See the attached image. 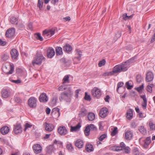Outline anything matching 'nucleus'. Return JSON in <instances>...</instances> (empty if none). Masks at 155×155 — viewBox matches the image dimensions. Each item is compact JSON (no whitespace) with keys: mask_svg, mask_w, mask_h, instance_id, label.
I'll return each mask as SVG.
<instances>
[{"mask_svg":"<svg viewBox=\"0 0 155 155\" xmlns=\"http://www.w3.org/2000/svg\"><path fill=\"white\" fill-rule=\"evenodd\" d=\"M134 60V58H132L124 62L116 65L114 67L112 71L113 75L114 74L127 71L128 69V65L130 63L132 62Z\"/></svg>","mask_w":155,"mask_h":155,"instance_id":"nucleus-1","label":"nucleus"},{"mask_svg":"<svg viewBox=\"0 0 155 155\" xmlns=\"http://www.w3.org/2000/svg\"><path fill=\"white\" fill-rule=\"evenodd\" d=\"M73 94L71 87L68 88V90L66 91L63 92L60 94V96L59 97V99L62 100H65L67 102H70L71 101V97Z\"/></svg>","mask_w":155,"mask_h":155,"instance_id":"nucleus-2","label":"nucleus"},{"mask_svg":"<svg viewBox=\"0 0 155 155\" xmlns=\"http://www.w3.org/2000/svg\"><path fill=\"white\" fill-rule=\"evenodd\" d=\"M45 59V58L41 53L37 52L32 61V64L34 66L40 65Z\"/></svg>","mask_w":155,"mask_h":155,"instance_id":"nucleus-3","label":"nucleus"},{"mask_svg":"<svg viewBox=\"0 0 155 155\" xmlns=\"http://www.w3.org/2000/svg\"><path fill=\"white\" fill-rule=\"evenodd\" d=\"M56 30L55 28L45 30L43 31V35L46 39H47L54 34Z\"/></svg>","mask_w":155,"mask_h":155,"instance_id":"nucleus-4","label":"nucleus"},{"mask_svg":"<svg viewBox=\"0 0 155 155\" xmlns=\"http://www.w3.org/2000/svg\"><path fill=\"white\" fill-rule=\"evenodd\" d=\"M37 100L36 98L33 97H30L28 100V104L31 108H35L37 105Z\"/></svg>","mask_w":155,"mask_h":155,"instance_id":"nucleus-5","label":"nucleus"},{"mask_svg":"<svg viewBox=\"0 0 155 155\" xmlns=\"http://www.w3.org/2000/svg\"><path fill=\"white\" fill-rule=\"evenodd\" d=\"M91 93L93 96L97 98L100 97L101 94L100 89L97 87H94L92 89Z\"/></svg>","mask_w":155,"mask_h":155,"instance_id":"nucleus-6","label":"nucleus"},{"mask_svg":"<svg viewBox=\"0 0 155 155\" xmlns=\"http://www.w3.org/2000/svg\"><path fill=\"white\" fill-rule=\"evenodd\" d=\"M15 32V29L14 28H9L6 31L5 35L6 37L11 38L13 37Z\"/></svg>","mask_w":155,"mask_h":155,"instance_id":"nucleus-7","label":"nucleus"},{"mask_svg":"<svg viewBox=\"0 0 155 155\" xmlns=\"http://www.w3.org/2000/svg\"><path fill=\"white\" fill-rule=\"evenodd\" d=\"M32 148L34 152L36 154L40 153L42 151V147L39 144H36L34 145Z\"/></svg>","mask_w":155,"mask_h":155,"instance_id":"nucleus-8","label":"nucleus"},{"mask_svg":"<svg viewBox=\"0 0 155 155\" xmlns=\"http://www.w3.org/2000/svg\"><path fill=\"white\" fill-rule=\"evenodd\" d=\"M1 94L3 98H6L10 96V92L9 89L6 88L3 89L1 91Z\"/></svg>","mask_w":155,"mask_h":155,"instance_id":"nucleus-9","label":"nucleus"},{"mask_svg":"<svg viewBox=\"0 0 155 155\" xmlns=\"http://www.w3.org/2000/svg\"><path fill=\"white\" fill-rule=\"evenodd\" d=\"M58 131L61 135H64L68 132L66 128L64 126H61L59 127L58 129Z\"/></svg>","mask_w":155,"mask_h":155,"instance_id":"nucleus-10","label":"nucleus"},{"mask_svg":"<svg viewBox=\"0 0 155 155\" xmlns=\"http://www.w3.org/2000/svg\"><path fill=\"white\" fill-rule=\"evenodd\" d=\"M154 78V75L151 71L148 72L146 74V80L147 82H149L153 81Z\"/></svg>","mask_w":155,"mask_h":155,"instance_id":"nucleus-11","label":"nucleus"},{"mask_svg":"<svg viewBox=\"0 0 155 155\" xmlns=\"http://www.w3.org/2000/svg\"><path fill=\"white\" fill-rule=\"evenodd\" d=\"M44 125L45 127V130L48 131H51L53 130L54 128V126L51 124L45 122Z\"/></svg>","mask_w":155,"mask_h":155,"instance_id":"nucleus-12","label":"nucleus"},{"mask_svg":"<svg viewBox=\"0 0 155 155\" xmlns=\"http://www.w3.org/2000/svg\"><path fill=\"white\" fill-rule=\"evenodd\" d=\"M55 52L54 49L52 47H49L47 50L48 57L51 58L55 55Z\"/></svg>","mask_w":155,"mask_h":155,"instance_id":"nucleus-13","label":"nucleus"},{"mask_svg":"<svg viewBox=\"0 0 155 155\" xmlns=\"http://www.w3.org/2000/svg\"><path fill=\"white\" fill-rule=\"evenodd\" d=\"M39 100L40 102H47L48 100V99L46 94L44 93H42L40 96Z\"/></svg>","mask_w":155,"mask_h":155,"instance_id":"nucleus-14","label":"nucleus"},{"mask_svg":"<svg viewBox=\"0 0 155 155\" xmlns=\"http://www.w3.org/2000/svg\"><path fill=\"white\" fill-rule=\"evenodd\" d=\"M14 131L16 134L21 133L22 132V129L21 125L18 124L15 125L14 127Z\"/></svg>","mask_w":155,"mask_h":155,"instance_id":"nucleus-15","label":"nucleus"},{"mask_svg":"<svg viewBox=\"0 0 155 155\" xmlns=\"http://www.w3.org/2000/svg\"><path fill=\"white\" fill-rule=\"evenodd\" d=\"M133 136V132L130 130H127L126 131L125 134V138L127 140L131 139Z\"/></svg>","mask_w":155,"mask_h":155,"instance_id":"nucleus-16","label":"nucleus"},{"mask_svg":"<svg viewBox=\"0 0 155 155\" xmlns=\"http://www.w3.org/2000/svg\"><path fill=\"white\" fill-rule=\"evenodd\" d=\"M108 110L106 108H103L101 109L99 112V114L100 116L101 117H105L107 114Z\"/></svg>","mask_w":155,"mask_h":155,"instance_id":"nucleus-17","label":"nucleus"},{"mask_svg":"<svg viewBox=\"0 0 155 155\" xmlns=\"http://www.w3.org/2000/svg\"><path fill=\"white\" fill-rule=\"evenodd\" d=\"M10 53L12 59H16L17 58L19 54L18 51L16 49H12Z\"/></svg>","mask_w":155,"mask_h":155,"instance_id":"nucleus-18","label":"nucleus"},{"mask_svg":"<svg viewBox=\"0 0 155 155\" xmlns=\"http://www.w3.org/2000/svg\"><path fill=\"white\" fill-rule=\"evenodd\" d=\"M10 128L7 126H4L2 127L0 129L1 133L4 135L7 134L10 131Z\"/></svg>","mask_w":155,"mask_h":155,"instance_id":"nucleus-19","label":"nucleus"},{"mask_svg":"<svg viewBox=\"0 0 155 155\" xmlns=\"http://www.w3.org/2000/svg\"><path fill=\"white\" fill-rule=\"evenodd\" d=\"M75 51V54L74 58L77 59L79 61L81 59V58L82 55V51L79 49L76 50Z\"/></svg>","mask_w":155,"mask_h":155,"instance_id":"nucleus-20","label":"nucleus"},{"mask_svg":"<svg viewBox=\"0 0 155 155\" xmlns=\"http://www.w3.org/2000/svg\"><path fill=\"white\" fill-rule=\"evenodd\" d=\"M140 97L143 100V101L142 102V106L143 108L145 109L147 108V99L145 95H141L140 96Z\"/></svg>","mask_w":155,"mask_h":155,"instance_id":"nucleus-21","label":"nucleus"},{"mask_svg":"<svg viewBox=\"0 0 155 155\" xmlns=\"http://www.w3.org/2000/svg\"><path fill=\"white\" fill-rule=\"evenodd\" d=\"M151 141V138L150 137H147L145 139L143 140L144 147L147 148V146L150 144Z\"/></svg>","mask_w":155,"mask_h":155,"instance_id":"nucleus-22","label":"nucleus"},{"mask_svg":"<svg viewBox=\"0 0 155 155\" xmlns=\"http://www.w3.org/2000/svg\"><path fill=\"white\" fill-rule=\"evenodd\" d=\"M63 50L67 53H69L72 50V47L68 44H66L63 47Z\"/></svg>","mask_w":155,"mask_h":155,"instance_id":"nucleus-23","label":"nucleus"},{"mask_svg":"<svg viewBox=\"0 0 155 155\" xmlns=\"http://www.w3.org/2000/svg\"><path fill=\"white\" fill-rule=\"evenodd\" d=\"M75 146L79 148H82L84 145L83 142L80 139L76 140L75 143Z\"/></svg>","mask_w":155,"mask_h":155,"instance_id":"nucleus-24","label":"nucleus"},{"mask_svg":"<svg viewBox=\"0 0 155 155\" xmlns=\"http://www.w3.org/2000/svg\"><path fill=\"white\" fill-rule=\"evenodd\" d=\"M87 110L84 108H82L79 112V116L80 117H84L87 114Z\"/></svg>","mask_w":155,"mask_h":155,"instance_id":"nucleus-25","label":"nucleus"},{"mask_svg":"<svg viewBox=\"0 0 155 155\" xmlns=\"http://www.w3.org/2000/svg\"><path fill=\"white\" fill-rule=\"evenodd\" d=\"M127 118L129 120L131 119L133 117V111L131 109H129L127 110Z\"/></svg>","mask_w":155,"mask_h":155,"instance_id":"nucleus-26","label":"nucleus"},{"mask_svg":"<svg viewBox=\"0 0 155 155\" xmlns=\"http://www.w3.org/2000/svg\"><path fill=\"white\" fill-rule=\"evenodd\" d=\"M85 150L87 152H88L92 151L94 150L92 145L91 144H86L85 146Z\"/></svg>","mask_w":155,"mask_h":155,"instance_id":"nucleus-27","label":"nucleus"},{"mask_svg":"<svg viewBox=\"0 0 155 155\" xmlns=\"http://www.w3.org/2000/svg\"><path fill=\"white\" fill-rule=\"evenodd\" d=\"M55 51L57 56L61 55L63 53L62 48L60 47H57L55 48Z\"/></svg>","mask_w":155,"mask_h":155,"instance_id":"nucleus-28","label":"nucleus"},{"mask_svg":"<svg viewBox=\"0 0 155 155\" xmlns=\"http://www.w3.org/2000/svg\"><path fill=\"white\" fill-rule=\"evenodd\" d=\"M88 119L90 121H93L95 118V115L94 113L91 112L88 114L87 115Z\"/></svg>","mask_w":155,"mask_h":155,"instance_id":"nucleus-29","label":"nucleus"},{"mask_svg":"<svg viewBox=\"0 0 155 155\" xmlns=\"http://www.w3.org/2000/svg\"><path fill=\"white\" fill-rule=\"evenodd\" d=\"M68 87H71L69 85H62L60 86L58 89L59 91H63L64 90L67 91Z\"/></svg>","mask_w":155,"mask_h":155,"instance_id":"nucleus-30","label":"nucleus"},{"mask_svg":"<svg viewBox=\"0 0 155 155\" xmlns=\"http://www.w3.org/2000/svg\"><path fill=\"white\" fill-rule=\"evenodd\" d=\"M1 58L4 61H6L8 60L9 58V55L8 53H3L1 55Z\"/></svg>","mask_w":155,"mask_h":155,"instance_id":"nucleus-31","label":"nucleus"},{"mask_svg":"<svg viewBox=\"0 0 155 155\" xmlns=\"http://www.w3.org/2000/svg\"><path fill=\"white\" fill-rule=\"evenodd\" d=\"M81 126L80 125V124H78L76 126L71 127V131H76L78 130L81 127Z\"/></svg>","mask_w":155,"mask_h":155,"instance_id":"nucleus-32","label":"nucleus"},{"mask_svg":"<svg viewBox=\"0 0 155 155\" xmlns=\"http://www.w3.org/2000/svg\"><path fill=\"white\" fill-rule=\"evenodd\" d=\"M140 151L138 148L136 147H134L133 150V153L134 155H139Z\"/></svg>","mask_w":155,"mask_h":155,"instance_id":"nucleus-33","label":"nucleus"},{"mask_svg":"<svg viewBox=\"0 0 155 155\" xmlns=\"http://www.w3.org/2000/svg\"><path fill=\"white\" fill-rule=\"evenodd\" d=\"M69 77L68 75H65L62 80L63 84L69 83Z\"/></svg>","mask_w":155,"mask_h":155,"instance_id":"nucleus-34","label":"nucleus"},{"mask_svg":"<svg viewBox=\"0 0 155 155\" xmlns=\"http://www.w3.org/2000/svg\"><path fill=\"white\" fill-rule=\"evenodd\" d=\"M10 22L12 24H17L18 23V19L15 17H12L10 18Z\"/></svg>","mask_w":155,"mask_h":155,"instance_id":"nucleus-35","label":"nucleus"},{"mask_svg":"<svg viewBox=\"0 0 155 155\" xmlns=\"http://www.w3.org/2000/svg\"><path fill=\"white\" fill-rule=\"evenodd\" d=\"M132 83L131 81H130L126 82L125 85L128 89H130L133 87V86L131 85Z\"/></svg>","mask_w":155,"mask_h":155,"instance_id":"nucleus-36","label":"nucleus"},{"mask_svg":"<svg viewBox=\"0 0 155 155\" xmlns=\"http://www.w3.org/2000/svg\"><path fill=\"white\" fill-rule=\"evenodd\" d=\"M90 129H89V126H87L84 130V133L86 136H88L89 135Z\"/></svg>","mask_w":155,"mask_h":155,"instance_id":"nucleus-37","label":"nucleus"},{"mask_svg":"<svg viewBox=\"0 0 155 155\" xmlns=\"http://www.w3.org/2000/svg\"><path fill=\"white\" fill-rule=\"evenodd\" d=\"M53 150V147L51 145L47 147L46 149V152L49 154H51Z\"/></svg>","mask_w":155,"mask_h":155,"instance_id":"nucleus-38","label":"nucleus"},{"mask_svg":"<svg viewBox=\"0 0 155 155\" xmlns=\"http://www.w3.org/2000/svg\"><path fill=\"white\" fill-rule=\"evenodd\" d=\"M133 15H130V16H127V14L126 13L124 14L123 16V18L125 20H127L128 19H131L133 17Z\"/></svg>","mask_w":155,"mask_h":155,"instance_id":"nucleus-39","label":"nucleus"},{"mask_svg":"<svg viewBox=\"0 0 155 155\" xmlns=\"http://www.w3.org/2000/svg\"><path fill=\"white\" fill-rule=\"evenodd\" d=\"M43 2L42 0L41 1L40 0H38V3L37 4L38 7H39L40 9H41L42 8V6L43 5Z\"/></svg>","mask_w":155,"mask_h":155,"instance_id":"nucleus-40","label":"nucleus"},{"mask_svg":"<svg viewBox=\"0 0 155 155\" xmlns=\"http://www.w3.org/2000/svg\"><path fill=\"white\" fill-rule=\"evenodd\" d=\"M139 130L142 134H144L146 133V130L145 129L144 127L142 126H140L139 127Z\"/></svg>","mask_w":155,"mask_h":155,"instance_id":"nucleus-41","label":"nucleus"},{"mask_svg":"<svg viewBox=\"0 0 155 155\" xmlns=\"http://www.w3.org/2000/svg\"><path fill=\"white\" fill-rule=\"evenodd\" d=\"M87 126H89V129L90 130L96 131L97 130L96 127L93 124H90L89 125H88Z\"/></svg>","mask_w":155,"mask_h":155,"instance_id":"nucleus-42","label":"nucleus"},{"mask_svg":"<svg viewBox=\"0 0 155 155\" xmlns=\"http://www.w3.org/2000/svg\"><path fill=\"white\" fill-rule=\"evenodd\" d=\"M106 61L104 59H103L102 60L100 61L98 64L99 67H101L102 66L104 65Z\"/></svg>","mask_w":155,"mask_h":155,"instance_id":"nucleus-43","label":"nucleus"},{"mask_svg":"<svg viewBox=\"0 0 155 155\" xmlns=\"http://www.w3.org/2000/svg\"><path fill=\"white\" fill-rule=\"evenodd\" d=\"M118 132L117 128V127H114V129L112 132L111 133V135L112 136H113L115 135Z\"/></svg>","mask_w":155,"mask_h":155,"instance_id":"nucleus-44","label":"nucleus"},{"mask_svg":"<svg viewBox=\"0 0 155 155\" xmlns=\"http://www.w3.org/2000/svg\"><path fill=\"white\" fill-rule=\"evenodd\" d=\"M122 150H124V152L126 153H129L130 152V148L128 147H126Z\"/></svg>","mask_w":155,"mask_h":155,"instance_id":"nucleus-45","label":"nucleus"},{"mask_svg":"<svg viewBox=\"0 0 155 155\" xmlns=\"http://www.w3.org/2000/svg\"><path fill=\"white\" fill-rule=\"evenodd\" d=\"M136 80L137 82L139 83H140L142 80V78L140 75H138L136 77Z\"/></svg>","mask_w":155,"mask_h":155,"instance_id":"nucleus-46","label":"nucleus"},{"mask_svg":"<svg viewBox=\"0 0 155 155\" xmlns=\"http://www.w3.org/2000/svg\"><path fill=\"white\" fill-rule=\"evenodd\" d=\"M149 126L150 127V129L152 130H155V124H153L152 123H150Z\"/></svg>","mask_w":155,"mask_h":155,"instance_id":"nucleus-47","label":"nucleus"},{"mask_svg":"<svg viewBox=\"0 0 155 155\" xmlns=\"http://www.w3.org/2000/svg\"><path fill=\"white\" fill-rule=\"evenodd\" d=\"M84 99L85 100L87 101H90L91 100L90 96L89 95H88L87 94V92H85V96H84Z\"/></svg>","mask_w":155,"mask_h":155,"instance_id":"nucleus-48","label":"nucleus"},{"mask_svg":"<svg viewBox=\"0 0 155 155\" xmlns=\"http://www.w3.org/2000/svg\"><path fill=\"white\" fill-rule=\"evenodd\" d=\"M124 84V83L123 82H119L117 84V91L118 92H119V89L120 87H122Z\"/></svg>","mask_w":155,"mask_h":155,"instance_id":"nucleus-49","label":"nucleus"},{"mask_svg":"<svg viewBox=\"0 0 155 155\" xmlns=\"http://www.w3.org/2000/svg\"><path fill=\"white\" fill-rule=\"evenodd\" d=\"M59 108L56 107L54 108L52 110L51 114H54V113H56L57 112H59Z\"/></svg>","mask_w":155,"mask_h":155,"instance_id":"nucleus-50","label":"nucleus"},{"mask_svg":"<svg viewBox=\"0 0 155 155\" xmlns=\"http://www.w3.org/2000/svg\"><path fill=\"white\" fill-rule=\"evenodd\" d=\"M32 126V125L28 123H26L25 125V128L24 129V131H25L27 128H31Z\"/></svg>","mask_w":155,"mask_h":155,"instance_id":"nucleus-51","label":"nucleus"},{"mask_svg":"<svg viewBox=\"0 0 155 155\" xmlns=\"http://www.w3.org/2000/svg\"><path fill=\"white\" fill-rule=\"evenodd\" d=\"M113 74L112 71H110L109 72H104L102 74V76H108L110 75H113Z\"/></svg>","mask_w":155,"mask_h":155,"instance_id":"nucleus-52","label":"nucleus"},{"mask_svg":"<svg viewBox=\"0 0 155 155\" xmlns=\"http://www.w3.org/2000/svg\"><path fill=\"white\" fill-rule=\"evenodd\" d=\"M10 70L7 73L8 74H12L13 72L14 71V68L13 65H10Z\"/></svg>","mask_w":155,"mask_h":155,"instance_id":"nucleus-53","label":"nucleus"},{"mask_svg":"<svg viewBox=\"0 0 155 155\" xmlns=\"http://www.w3.org/2000/svg\"><path fill=\"white\" fill-rule=\"evenodd\" d=\"M107 137V135L105 134L102 135L98 138L100 141H102Z\"/></svg>","mask_w":155,"mask_h":155,"instance_id":"nucleus-54","label":"nucleus"},{"mask_svg":"<svg viewBox=\"0 0 155 155\" xmlns=\"http://www.w3.org/2000/svg\"><path fill=\"white\" fill-rule=\"evenodd\" d=\"M15 100L17 103H20L22 102V100L19 97L17 96L15 97Z\"/></svg>","mask_w":155,"mask_h":155,"instance_id":"nucleus-55","label":"nucleus"},{"mask_svg":"<svg viewBox=\"0 0 155 155\" xmlns=\"http://www.w3.org/2000/svg\"><path fill=\"white\" fill-rule=\"evenodd\" d=\"M53 117L55 118H57L60 115V112H57L54 113V114H52Z\"/></svg>","mask_w":155,"mask_h":155,"instance_id":"nucleus-56","label":"nucleus"},{"mask_svg":"<svg viewBox=\"0 0 155 155\" xmlns=\"http://www.w3.org/2000/svg\"><path fill=\"white\" fill-rule=\"evenodd\" d=\"M143 88V84L141 85L137 88V90L138 92H140L142 91Z\"/></svg>","mask_w":155,"mask_h":155,"instance_id":"nucleus-57","label":"nucleus"},{"mask_svg":"<svg viewBox=\"0 0 155 155\" xmlns=\"http://www.w3.org/2000/svg\"><path fill=\"white\" fill-rule=\"evenodd\" d=\"M37 38L41 41H43V38L41 35V34L40 33H37Z\"/></svg>","mask_w":155,"mask_h":155,"instance_id":"nucleus-58","label":"nucleus"},{"mask_svg":"<svg viewBox=\"0 0 155 155\" xmlns=\"http://www.w3.org/2000/svg\"><path fill=\"white\" fill-rule=\"evenodd\" d=\"M147 90L148 92L150 93H151L152 92V88H151V87L149 86V85L147 86Z\"/></svg>","mask_w":155,"mask_h":155,"instance_id":"nucleus-59","label":"nucleus"},{"mask_svg":"<svg viewBox=\"0 0 155 155\" xmlns=\"http://www.w3.org/2000/svg\"><path fill=\"white\" fill-rule=\"evenodd\" d=\"M136 127V125L134 122H132L131 123L130 127L132 128H135Z\"/></svg>","mask_w":155,"mask_h":155,"instance_id":"nucleus-60","label":"nucleus"},{"mask_svg":"<svg viewBox=\"0 0 155 155\" xmlns=\"http://www.w3.org/2000/svg\"><path fill=\"white\" fill-rule=\"evenodd\" d=\"M81 91V90L80 89H78V90H77L75 91V96L76 98H77L78 97V94L80 91Z\"/></svg>","mask_w":155,"mask_h":155,"instance_id":"nucleus-61","label":"nucleus"},{"mask_svg":"<svg viewBox=\"0 0 155 155\" xmlns=\"http://www.w3.org/2000/svg\"><path fill=\"white\" fill-rule=\"evenodd\" d=\"M67 147L68 149L70 150H73L72 145L71 144L67 145Z\"/></svg>","mask_w":155,"mask_h":155,"instance_id":"nucleus-62","label":"nucleus"},{"mask_svg":"<svg viewBox=\"0 0 155 155\" xmlns=\"http://www.w3.org/2000/svg\"><path fill=\"white\" fill-rule=\"evenodd\" d=\"M28 28H29V29L31 30H32V23H29L28 24Z\"/></svg>","mask_w":155,"mask_h":155,"instance_id":"nucleus-63","label":"nucleus"},{"mask_svg":"<svg viewBox=\"0 0 155 155\" xmlns=\"http://www.w3.org/2000/svg\"><path fill=\"white\" fill-rule=\"evenodd\" d=\"M120 146L121 147L122 150L126 147L125 144L123 142H121L120 143Z\"/></svg>","mask_w":155,"mask_h":155,"instance_id":"nucleus-64","label":"nucleus"}]
</instances>
